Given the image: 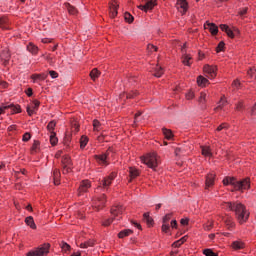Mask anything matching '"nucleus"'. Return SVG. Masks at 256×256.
<instances>
[{"instance_id":"44","label":"nucleus","mask_w":256,"mask_h":256,"mask_svg":"<svg viewBox=\"0 0 256 256\" xmlns=\"http://www.w3.org/2000/svg\"><path fill=\"white\" fill-rule=\"evenodd\" d=\"M124 18H125V21H126L127 23H133V21H134V19H135V18H133V15H131L129 12H126V13L124 14Z\"/></svg>"},{"instance_id":"2","label":"nucleus","mask_w":256,"mask_h":256,"mask_svg":"<svg viewBox=\"0 0 256 256\" xmlns=\"http://www.w3.org/2000/svg\"><path fill=\"white\" fill-rule=\"evenodd\" d=\"M223 185H232L234 191H241L243 193L244 191H247V189H250L251 180L245 178L239 181L235 177L227 176L223 179Z\"/></svg>"},{"instance_id":"16","label":"nucleus","mask_w":256,"mask_h":256,"mask_svg":"<svg viewBox=\"0 0 256 256\" xmlns=\"http://www.w3.org/2000/svg\"><path fill=\"white\" fill-rule=\"evenodd\" d=\"M146 1L145 5H140L138 6V8L141 9V11H151V9H153V7H155V1L153 0H144Z\"/></svg>"},{"instance_id":"31","label":"nucleus","mask_w":256,"mask_h":256,"mask_svg":"<svg viewBox=\"0 0 256 256\" xmlns=\"http://www.w3.org/2000/svg\"><path fill=\"white\" fill-rule=\"evenodd\" d=\"M197 83L200 87H205L209 83V80L203 76H198Z\"/></svg>"},{"instance_id":"54","label":"nucleus","mask_w":256,"mask_h":256,"mask_svg":"<svg viewBox=\"0 0 256 256\" xmlns=\"http://www.w3.org/2000/svg\"><path fill=\"white\" fill-rule=\"evenodd\" d=\"M172 215H173V214H166V215L163 217V223H169V221H171Z\"/></svg>"},{"instance_id":"62","label":"nucleus","mask_w":256,"mask_h":256,"mask_svg":"<svg viewBox=\"0 0 256 256\" xmlns=\"http://www.w3.org/2000/svg\"><path fill=\"white\" fill-rule=\"evenodd\" d=\"M236 111H243V102H238V104H236Z\"/></svg>"},{"instance_id":"53","label":"nucleus","mask_w":256,"mask_h":256,"mask_svg":"<svg viewBox=\"0 0 256 256\" xmlns=\"http://www.w3.org/2000/svg\"><path fill=\"white\" fill-rule=\"evenodd\" d=\"M39 147V141H34L32 145V153H37V148Z\"/></svg>"},{"instance_id":"20","label":"nucleus","mask_w":256,"mask_h":256,"mask_svg":"<svg viewBox=\"0 0 256 256\" xmlns=\"http://www.w3.org/2000/svg\"><path fill=\"white\" fill-rule=\"evenodd\" d=\"M27 51H29V53H32V55H37V53H39V48L35 44L29 43L27 45Z\"/></svg>"},{"instance_id":"19","label":"nucleus","mask_w":256,"mask_h":256,"mask_svg":"<svg viewBox=\"0 0 256 256\" xmlns=\"http://www.w3.org/2000/svg\"><path fill=\"white\" fill-rule=\"evenodd\" d=\"M223 221L228 229H233V227H235V222H233V218L230 216L224 217Z\"/></svg>"},{"instance_id":"25","label":"nucleus","mask_w":256,"mask_h":256,"mask_svg":"<svg viewBox=\"0 0 256 256\" xmlns=\"http://www.w3.org/2000/svg\"><path fill=\"white\" fill-rule=\"evenodd\" d=\"M64 5L70 15H77V8H75L69 3H65Z\"/></svg>"},{"instance_id":"23","label":"nucleus","mask_w":256,"mask_h":256,"mask_svg":"<svg viewBox=\"0 0 256 256\" xmlns=\"http://www.w3.org/2000/svg\"><path fill=\"white\" fill-rule=\"evenodd\" d=\"M79 247L81 248V249H88V247H95V240H88V241H86V242H84V243H81L80 245H79Z\"/></svg>"},{"instance_id":"22","label":"nucleus","mask_w":256,"mask_h":256,"mask_svg":"<svg viewBox=\"0 0 256 256\" xmlns=\"http://www.w3.org/2000/svg\"><path fill=\"white\" fill-rule=\"evenodd\" d=\"M221 31H224L228 37H233V30L229 28L227 24H221L220 25Z\"/></svg>"},{"instance_id":"36","label":"nucleus","mask_w":256,"mask_h":256,"mask_svg":"<svg viewBox=\"0 0 256 256\" xmlns=\"http://www.w3.org/2000/svg\"><path fill=\"white\" fill-rule=\"evenodd\" d=\"M225 105H227V100H225V96H222L218 103V106L215 108V111H218V109H223Z\"/></svg>"},{"instance_id":"5","label":"nucleus","mask_w":256,"mask_h":256,"mask_svg":"<svg viewBox=\"0 0 256 256\" xmlns=\"http://www.w3.org/2000/svg\"><path fill=\"white\" fill-rule=\"evenodd\" d=\"M71 157L69 155H64L61 160L62 173L63 175H67V173H71Z\"/></svg>"},{"instance_id":"26","label":"nucleus","mask_w":256,"mask_h":256,"mask_svg":"<svg viewBox=\"0 0 256 256\" xmlns=\"http://www.w3.org/2000/svg\"><path fill=\"white\" fill-rule=\"evenodd\" d=\"M202 155H204V157H213V153L211 152V147L203 146Z\"/></svg>"},{"instance_id":"57","label":"nucleus","mask_w":256,"mask_h":256,"mask_svg":"<svg viewBox=\"0 0 256 256\" xmlns=\"http://www.w3.org/2000/svg\"><path fill=\"white\" fill-rule=\"evenodd\" d=\"M204 229L206 231H211V229H213V222H208L205 226Z\"/></svg>"},{"instance_id":"48","label":"nucleus","mask_w":256,"mask_h":256,"mask_svg":"<svg viewBox=\"0 0 256 256\" xmlns=\"http://www.w3.org/2000/svg\"><path fill=\"white\" fill-rule=\"evenodd\" d=\"M141 115H142V112L139 111L138 113L135 114L134 116V123H141Z\"/></svg>"},{"instance_id":"61","label":"nucleus","mask_w":256,"mask_h":256,"mask_svg":"<svg viewBox=\"0 0 256 256\" xmlns=\"http://www.w3.org/2000/svg\"><path fill=\"white\" fill-rule=\"evenodd\" d=\"M29 139H31V134L29 132H26L23 135V141L27 142V141H29Z\"/></svg>"},{"instance_id":"7","label":"nucleus","mask_w":256,"mask_h":256,"mask_svg":"<svg viewBox=\"0 0 256 256\" xmlns=\"http://www.w3.org/2000/svg\"><path fill=\"white\" fill-rule=\"evenodd\" d=\"M204 73L208 79H215L217 77V66L205 65Z\"/></svg>"},{"instance_id":"58","label":"nucleus","mask_w":256,"mask_h":256,"mask_svg":"<svg viewBox=\"0 0 256 256\" xmlns=\"http://www.w3.org/2000/svg\"><path fill=\"white\" fill-rule=\"evenodd\" d=\"M137 95H139V93L137 91H134L132 93L127 94V99H133V97H137Z\"/></svg>"},{"instance_id":"24","label":"nucleus","mask_w":256,"mask_h":256,"mask_svg":"<svg viewBox=\"0 0 256 256\" xmlns=\"http://www.w3.org/2000/svg\"><path fill=\"white\" fill-rule=\"evenodd\" d=\"M100 76L101 72H99L97 68L92 69V71L90 72V77L92 81H97V79H99Z\"/></svg>"},{"instance_id":"30","label":"nucleus","mask_w":256,"mask_h":256,"mask_svg":"<svg viewBox=\"0 0 256 256\" xmlns=\"http://www.w3.org/2000/svg\"><path fill=\"white\" fill-rule=\"evenodd\" d=\"M131 233H133V230L125 229V230H122L120 233H118V237H119V239H123L125 237H129V235H131Z\"/></svg>"},{"instance_id":"63","label":"nucleus","mask_w":256,"mask_h":256,"mask_svg":"<svg viewBox=\"0 0 256 256\" xmlns=\"http://www.w3.org/2000/svg\"><path fill=\"white\" fill-rule=\"evenodd\" d=\"M193 97H195V94L191 91L186 94V99H188V100L193 99Z\"/></svg>"},{"instance_id":"39","label":"nucleus","mask_w":256,"mask_h":256,"mask_svg":"<svg viewBox=\"0 0 256 256\" xmlns=\"http://www.w3.org/2000/svg\"><path fill=\"white\" fill-rule=\"evenodd\" d=\"M163 76V68L161 66H156L154 77H162Z\"/></svg>"},{"instance_id":"18","label":"nucleus","mask_w":256,"mask_h":256,"mask_svg":"<svg viewBox=\"0 0 256 256\" xmlns=\"http://www.w3.org/2000/svg\"><path fill=\"white\" fill-rule=\"evenodd\" d=\"M61 179V171L59 168H55L53 170V180H54V185H59Z\"/></svg>"},{"instance_id":"29","label":"nucleus","mask_w":256,"mask_h":256,"mask_svg":"<svg viewBox=\"0 0 256 256\" xmlns=\"http://www.w3.org/2000/svg\"><path fill=\"white\" fill-rule=\"evenodd\" d=\"M162 133L165 137V139H168V141H170V139H173V132L167 128H162Z\"/></svg>"},{"instance_id":"9","label":"nucleus","mask_w":256,"mask_h":256,"mask_svg":"<svg viewBox=\"0 0 256 256\" xmlns=\"http://www.w3.org/2000/svg\"><path fill=\"white\" fill-rule=\"evenodd\" d=\"M91 188V182L89 180H83L78 188V195L81 196L83 193H87Z\"/></svg>"},{"instance_id":"41","label":"nucleus","mask_w":256,"mask_h":256,"mask_svg":"<svg viewBox=\"0 0 256 256\" xmlns=\"http://www.w3.org/2000/svg\"><path fill=\"white\" fill-rule=\"evenodd\" d=\"M185 241H187V239L185 237H182L180 240L175 241L172 244V247H181V245H183V243H185Z\"/></svg>"},{"instance_id":"11","label":"nucleus","mask_w":256,"mask_h":256,"mask_svg":"<svg viewBox=\"0 0 256 256\" xmlns=\"http://www.w3.org/2000/svg\"><path fill=\"white\" fill-rule=\"evenodd\" d=\"M7 109H12V113H21V106L17 105H6V106H2L0 107V115H4L5 111H7Z\"/></svg>"},{"instance_id":"50","label":"nucleus","mask_w":256,"mask_h":256,"mask_svg":"<svg viewBox=\"0 0 256 256\" xmlns=\"http://www.w3.org/2000/svg\"><path fill=\"white\" fill-rule=\"evenodd\" d=\"M169 229H170L169 223H164L163 222V224H162V231H163V233H169Z\"/></svg>"},{"instance_id":"42","label":"nucleus","mask_w":256,"mask_h":256,"mask_svg":"<svg viewBox=\"0 0 256 256\" xmlns=\"http://www.w3.org/2000/svg\"><path fill=\"white\" fill-rule=\"evenodd\" d=\"M144 221L147 223V225H153V218L149 216V213H144Z\"/></svg>"},{"instance_id":"13","label":"nucleus","mask_w":256,"mask_h":256,"mask_svg":"<svg viewBox=\"0 0 256 256\" xmlns=\"http://www.w3.org/2000/svg\"><path fill=\"white\" fill-rule=\"evenodd\" d=\"M204 29H208L212 35H217L219 33V27L215 23L206 22L204 24Z\"/></svg>"},{"instance_id":"4","label":"nucleus","mask_w":256,"mask_h":256,"mask_svg":"<svg viewBox=\"0 0 256 256\" xmlns=\"http://www.w3.org/2000/svg\"><path fill=\"white\" fill-rule=\"evenodd\" d=\"M116 177H117V173L115 172H112L109 176L104 177L97 189H101L102 191H108L110 185L113 183Z\"/></svg>"},{"instance_id":"35","label":"nucleus","mask_w":256,"mask_h":256,"mask_svg":"<svg viewBox=\"0 0 256 256\" xmlns=\"http://www.w3.org/2000/svg\"><path fill=\"white\" fill-rule=\"evenodd\" d=\"M130 178L135 179L136 177H139V170L135 169L133 167L129 168Z\"/></svg>"},{"instance_id":"45","label":"nucleus","mask_w":256,"mask_h":256,"mask_svg":"<svg viewBox=\"0 0 256 256\" xmlns=\"http://www.w3.org/2000/svg\"><path fill=\"white\" fill-rule=\"evenodd\" d=\"M203 254L206 256H217V253L213 252V250L209 248L204 249Z\"/></svg>"},{"instance_id":"28","label":"nucleus","mask_w":256,"mask_h":256,"mask_svg":"<svg viewBox=\"0 0 256 256\" xmlns=\"http://www.w3.org/2000/svg\"><path fill=\"white\" fill-rule=\"evenodd\" d=\"M191 60H192V58H191V55H189V54H184L182 56V63L184 65H187V67H190V65L192 63Z\"/></svg>"},{"instance_id":"40","label":"nucleus","mask_w":256,"mask_h":256,"mask_svg":"<svg viewBox=\"0 0 256 256\" xmlns=\"http://www.w3.org/2000/svg\"><path fill=\"white\" fill-rule=\"evenodd\" d=\"M57 125V123L55 121H50L47 125V129L49 131V133H55L54 132V129H55V126Z\"/></svg>"},{"instance_id":"15","label":"nucleus","mask_w":256,"mask_h":256,"mask_svg":"<svg viewBox=\"0 0 256 256\" xmlns=\"http://www.w3.org/2000/svg\"><path fill=\"white\" fill-rule=\"evenodd\" d=\"M39 105H41L39 100H34L32 102V106H27L26 110L30 117H31V115H33L35 113V111H37V109H39Z\"/></svg>"},{"instance_id":"37","label":"nucleus","mask_w":256,"mask_h":256,"mask_svg":"<svg viewBox=\"0 0 256 256\" xmlns=\"http://www.w3.org/2000/svg\"><path fill=\"white\" fill-rule=\"evenodd\" d=\"M87 143H89V138H87V136H82L80 139L81 149H85V147H87Z\"/></svg>"},{"instance_id":"46","label":"nucleus","mask_w":256,"mask_h":256,"mask_svg":"<svg viewBox=\"0 0 256 256\" xmlns=\"http://www.w3.org/2000/svg\"><path fill=\"white\" fill-rule=\"evenodd\" d=\"M114 220H115V217L105 219V220H103L102 225H103L104 227H109V225H110L111 223H113Z\"/></svg>"},{"instance_id":"33","label":"nucleus","mask_w":256,"mask_h":256,"mask_svg":"<svg viewBox=\"0 0 256 256\" xmlns=\"http://www.w3.org/2000/svg\"><path fill=\"white\" fill-rule=\"evenodd\" d=\"M50 143L55 147L57 143H59V139L57 138V134L55 132H51L50 134Z\"/></svg>"},{"instance_id":"55","label":"nucleus","mask_w":256,"mask_h":256,"mask_svg":"<svg viewBox=\"0 0 256 256\" xmlns=\"http://www.w3.org/2000/svg\"><path fill=\"white\" fill-rule=\"evenodd\" d=\"M247 11H249V8H247V7L240 9V11H239L240 17L247 15Z\"/></svg>"},{"instance_id":"34","label":"nucleus","mask_w":256,"mask_h":256,"mask_svg":"<svg viewBox=\"0 0 256 256\" xmlns=\"http://www.w3.org/2000/svg\"><path fill=\"white\" fill-rule=\"evenodd\" d=\"M178 5H180V8L183 9V15H185V13H187V0H178Z\"/></svg>"},{"instance_id":"60","label":"nucleus","mask_w":256,"mask_h":256,"mask_svg":"<svg viewBox=\"0 0 256 256\" xmlns=\"http://www.w3.org/2000/svg\"><path fill=\"white\" fill-rule=\"evenodd\" d=\"M49 75L52 77V79H57V77H59V74L53 70L49 72Z\"/></svg>"},{"instance_id":"21","label":"nucleus","mask_w":256,"mask_h":256,"mask_svg":"<svg viewBox=\"0 0 256 256\" xmlns=\"http://www.w3.org/2000/svg\"><path fill=\"white\" fill-rule=\"evenodd\" d=\"M26 225H28L31 229H37V225L35 224V220H33V216H28L25 219Z\"/></svg>"},{"instance_id":"47","label":"nucleus","mask_w":256,"mask_h":256,"mask_svg":"<svg viewBox=\"0 0 256 256\" xmlns=\"http://www.w3.org/2000/svg\"><path fill=\"white\" fill-rule=\"evenodd\" d=\"M61 249H62V251L67 253L71 249V246L69 244H67V242H62Z\"/></svg>"},{"instance_id":"17","label":"nucleus","mask_w":256,"mask_h":256,"mask_svg":"<svg viewBox=\"0 0 256 256\" xmlns=\"http://www.w3.org/2000/svg\"><path fill=\"white\" fill-rule=\"evenodd\" d=\"M215 185V174L210 173L206 176L205 189H209Z\"/></svg>"},{"instance_id":"49","label":"nucleus","mask_w":256,"mask_h":256,"mask_svg":"<svg viewBox=\"0 0 256 256\" xmlns=\"http://www.w3.org/2000/svg\"><path fill=\"white\" fill-rule=\"evenodd\" d=\"M224 48H225V42H220V43L218 44V46L216 47V51H217L218 53H221V51H223Z\"/></svg>"},{"instance_id":"64","label":"nucleus","mask_w":256,"mask_h":256,"mask_svg":"<svg viewBox=\"0 0 256 256\" xmlns=\"http://www.w3.org/2000/svg\"><path fill=\"white\" fill-rule=\"evenodd\" d=\"M251 115H256V103L251 110Z\"/></svg>"},{"instance_id":"38","label":"nucleus","mask_w":256,"mask_h":256,"mask_svg":"<svg viewBox=\"0 0 256 256\" xmlns=\"http://www.w3.org/2000/svg\"><path fill=\"white\" fill-rule=\"evenodd\" d=\"M93 127L94 131H101V129H103V125L101 122H99V120H93Z\"/></svg>"},{"instance_id":"59","label":"nucleus","mask_w":256,"mask_h":256,"mask_svg":"<svg viewBox=\"0 0 256 256\" xmlns=\"http://www.w3.org/2000/svg\"><path fill=\"white\" fill-rule=\"evenodd\" d=\"M232 87H234L235 89H239V87H241V82H239V80H234V82L232 83Z\"/></svg>"},{"instance_id":"3","label":"nucleus","mask_w":256,"mask_h":256,"mask_svg":"<svg viewBox=\"0 0 256 256\" xmlns=\"http://www.w3.org/2000/svg\"><path fill=\"white\" fill-rule=\"evenodd\" d=\"M144 165H147L150 169H157L159 165V158L156 153H150L141 158Z\"/></svg>"},{"instance_id":"10","label":"nucleus","mask_w":256,"mask_h":256,"mask_svg":"<svg viewBox=\"0 0 256 256\" xmlns=\"http://www.w3.org/2000/svg\"><path fill=\"white\" fill-rule=\"evenodd\" d=\"M0 59L3 65H9V61L11 60V52H9V49L5 48L0 52Z\"/></svg>"},{"instance_id":"6","label":"nucleus","mask_w":256,"mask_h":256,"mask_svg":"<svg viewBox=\"0 0 256 256\" xmlns=\"http://www.w3.org/2000/svg\"><path fill=\"white\" fill-rule=\"evenodd\" d=\"M109 155H111V150H107L106 153L101 155H95V159L99 165H103L104 167H107L109 165Z\"/></svg>"},{"instance_id":"8","label":"nucleus","mask_w":256,"mask_h":256,"mask_svg":"<svg viewBox=\"0 0 256 256\" xmlns=\"http://www.w3.org/2000/svg\"><path fill=\"white\" fill-rule=\"evenodd\" d=\"M107 201V196L105 194L100 195L96 200H94V207L97 211L105 207V202Z\"/></svg>"},{"instance_id":"52","label":"nucleus","mask_w":256,"mask_h":256,"mask_svg":"<svg viewBox=\"0 0 256 256\" xmlns=\"http://www.w3.org/2000/svg\"><path fill=\"white\" fill-rule=\"evenodd\" d=\"M236 35H239V28H233L232 29V36H229L231 39H234V37H236Z\"/></svg>"},{"instance_id":"43","label":"nucleus","mask_w":256,"mask_h":256,"mask_svg":"<svg viewBox=\"0 0 256 256\" xmlns=\"http://www.w3.org/2000/svg\"><path fill=\"white\" fill-rule=\"evenodd\" d=\"M198 101L201 105H205V101H207V94L205 92L200 93Z\"/></svg>"},{"instance_id":"14","label":"nucleus","mask_w":256,"mask_h":256,"mask_svg":"<svg viewBox=\"0 0 256 256\" xmlns=\"http://www.w3.org/2000/svg\"><path fill=\"white\" fill-rule=\"evenodd\" d=\"M123 211H125V208L123 206L117 204L111 208V215L113 217H119V215L123 214Z\"/></svg>"},{"instance_id":"12","label":"nucleus","mask_w":256,"mask_h":256,"mask_svg":"<svg viewBox=\"0 0 256 256\" xmlns=\"http://www.w3.org/2000/svg\"><path fill=\"white\" fill-rule=\"evenodd\" d=\"M119 4L116 1H112L109 6V15L112 19H115L118 15Z\"/></svg>"},{"instance_id":"1","label":"nucleus","mask_w":256,"mask_h":256,"mask_svg":"<svg viewBox=\"0 0 256 256\" xmlns=\"http://www.w3.org/2000/svg\"><path fill=\"white\" fill-rule=\"evenodd\" d=\"M221 205L223 209H226V211H234L236 219L241 225L246 223V221L249 219V212L243 203L239 201L223 202Z\"/></svg>"},{"instance_id":"27","label":"nucleus","mask_w":256,"mask_h":256,"mask_svg":"<svg viewBox=\"0 0 256 256\" xmlns=\"http://www.w3.org/2000/svg\"><path fill=\"white\" fill-rule=\"evenodd\" d=\"M232 248L235 251H238L239 249H244L245 248V243L241 242V241H234L232 243Z\"/></svg>"},{"instance_id":"51","label":"nucleus","mask_w":256,"mask_h":256,"mask_svg":"<svg viewBox=\"0 0 256 256\" xmlns=\"http://www.w3.org/2000/svg\"><path fill=\"white\" fill-rule=\"evenodd\" d=\"M229 125L227 123H223L217 127V131H223V129H228Z\"/></svg>"},{"instance_id":"32","label":"nucleus","mask_w":256,"mask_h":256,"mask_svg":"<svg viewBox=\"0 0 256 256\" xmlns=\"http://www.w3.org/2000/svg\"><path fill=\"white\" fill-rule=\"evenodd\" d=\"M34 81H45L47 79V74H34L32 75Z\"/></svg>"},{"instance_id":"56","label":"nucleus","mask_w":256,"mask_h":256,"mask_svg":"<svg viewBox=\"0 0 256 256\" xmlns=\"http://www.w3.org/2000/svg\"><path fill=\"white\" fill-rule=\"evenodd\" d=\"M72 131H74L75 133H78V131H79V124L77 122H74L72 124Z\"/></svg>"}]
</instances>
